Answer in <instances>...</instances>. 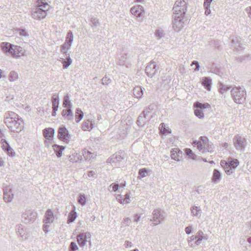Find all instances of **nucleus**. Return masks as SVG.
<instances>
[{
	"label": "nucleus",
	"instance_id": "nucleus-19",
	"mask_svg": "<svg viewBox=\"0 0 251 251\" xmlns=\"http://www.w3.org/2000/svg\"><path fill=\"white\" fill-rule=\"evenodd\" d=\"M123 159V157L119 154H113L107 160V163L115 166H117V163L120 162Z\"/></svg>",
	"mask_w": 251,
	"mask_h": 251
},
{
	"label": "nucleus",
	"instance_id": "nucleus-30",
	"mask_svg": "<svg viewBox=\"0 0 251 251\" xmlns=\"http://www.w3.org/2000/svg\"><path fill=\"white\" fill-rule=\"evenodd\" d=\"M149 109H146L143 111L141 115L138 117L137 121V124L139 126H142L145 122V119L146 118V114L149 113Z\"/></svg>",
	"mask_w": 251,
	"mask_h": 251
},
{
	"label": "nucleus",
	"instance_id": "nucleus-5",
	"mask_svg": "<svg viewBox=\"0 0 251 251\" xmlns=\"http://www.w3.org/2000/svg\"><path fill=\"white\" fill-rule=\"evenodd\" d=\"M185 15L173 14V28L176 32L180 31L185 25L184 17Z\"/></svg>",
	"mask_w": 251,
	"mask_h": 251
},
{
	"label": "nucleus",
	"instance_id": "nucleus-52",
	"mask_svg": "<svg viewBox=\"0 0 251 251\" xmlns=\"http://www.w3.org/2000/svg\"><path fill=\"white\" fill-rule=\"evenodd\" d=\"M17 31L19 32V35L21 36L28 37L29 35L26 31L24 29L18 28L17 29Z\"/></svg>",
	"mask_w": 251,
	"mask_h": 251
},
{
	"label": "nucleus",
	"instance_id": "nucleus-29",
	"mask_svg": "<svg viewBox=\"0 0 251 251\" xmlns=\"http://www.w3.org/2000/svg\"><path fill=\"white\" fill-rule=\"evenodd\" d=\"M191 215L198 218H200L202 211L201 208L197 206H193L190 208Z\"/></svg>",
	"mask_w": 251,
	"mask_h": 251
},
{
	"label": "nucleus",
	"instance_id": "nucleus-59",
	"mask_svg": "<svg viewBox=\"0 0 251 251\" xmlns=\"http://www.w3.org/2000/svg\"><path fill=\"white\" fill-rule=\"evenodd\" d=\"M192 226H189L185 227V231L187 234H190L192 233Z\"/></svg>",
	"mask_w": 251,
	"mask_h": 251
},
{
	"label": "nucleus",
	"instance_id": "nucleus-34",
	"mask_svg": "<svg viewBox=\"0 0 251 251\" xmlns=\"http://www.w3.org/2000/svg\"><path fill=\"white\" fill-rule=\"evenodd\" d=\"M143 90L144 89L140 86L135 87L133 90L134 96L138 99H141L143 94Z\"/></svg>",
	"mask_w": 251,
	"mask_h": 251
},
{
	"label": "nucleus",
	"instance_id": "nucleus-39",
	"mask_svg": "<svg viewBox=\"0 0 251 251\" xmlns=\"http://www.w3.org/2000/svg\"><path fill=\"white\" fill-rule=\"evenodd\" d=\"M227 163L234 170H235L239 164V162L237 159L233 158L228 159V162H227Z\"/></svg>",
	"mask_w": 251,
	"mask_h": 251
},
{
	"label": "nucleus",
	"instance_id": "nucleus-60",
	"mask_svg": "<svg viewBox=\"0 0 251 251\" xmlns=\"http://www.w3.org/2000/svg\"><path fill=\"white\" fill-rule=\"evenodd\" d=\"M141 214H135L133 217V222H138L140 221V217Z\"/></svg>",
	"mask_w": 251,
	"mask_h": 251
},
{
	"label": "nucleus",
	"instance_id": "nucleus-20",
	"mask_svg": "<svg viewBox=\"0 0 251 251\" xmlns=\"http://www.w3.org/2000/svg\"><path fill=\"white\" fill-rule=\"evenodd\" d=\"M1 144L2 145V149L7 152V154L9 155L12 156L15 154V152L13 151L12 149L11 148L7 141L4 139H2L0 141Z\"/></svg>",
	"mask_w": 251,
	"mask_h": 251
},
{
	"label": "nucleus",
	"instance_id": "nucleus-47",
	"mask_svg": "<svg viewBox=\"0 0 251 251\" xmlns=\"http://www.w3.org/2000/svg\"><path fill=\"white\" fill-rule=\"evenodd\" d=\"M164 35H165L164 32L162 29H159L156 30L155 31V35L156 38L158 40H159L162 37H164Z\"/></svg>",
	"mask_w": 251,
	"mask_h": 251
},
{
	"label": "nucleus",
	"instance_id": "nucleus-56",
	"mask_svg": "<svg viewBox=\"0 0 251 251\" xmlns=\"http://www.w3.org/2000/svg\"><path fill=\"white\" fill-rule=\"evenodd\" d=\"M101 81L103 85H108L111 82V80L110 78L107 76H105L102 78Z\"/></svg>",
	"mask_w": 251,
	"mask_h": 251
},
{
	"label": "nucleus",
	"instance_id": "nucleus-15",
	"mask_svg": "<svg viewBox=\"0 0 251 251\" xmlns=\"http://www.w3.org/2000/svg\"><path fill=\"white\" fill-rule=\"evenodd\" d=\"M130 12L131 14L136 16L137 18H139L144 14L145 10L144 7L142 5H136L130 8Z\"/></svg>",
	"mask_w": 251,
	"mask_h": 251
},
{
	"label": "nucleus",
	"instance_id": "nucleus-12",
	"mask_svg": "<svg viewBox=\"0 0 251 251\" xmlns=\"http://www.w3.org/2000/svg\"><path fill=\"white\" fill-rule=\"evenodd\" d=\"M91 234L89 232L82 233L78 235L76 239L79 246L82 247L88 243L90 246H91Z\"/></svg>",
	"mask_w": 251,
	"mask_h": 251
},
{
	"label": "nucleus",
	"instance_id": "nucleus-2",
	"mask_svg": "<svg viewBox=\"0 0 251 251\" xmlns=\"http://www.w3.org/2000/svg\"><path fill=\"white\" fill-rule=\"evenodd\" d=\"M36 6L31 11V17L37 20L44 19L50 9V5L45 0H38Z\"/></svg>",
	"mask_w": 251,
	"mask_h": 251
},
{
	"label": "nucleus",
	"instance_id": "nucleus-36",
	"mask_svg": "<svg viewBox=\"0 0 251 251\" xmlns=\"http://www.w3.org/2000/svg\"><path fill=\"white\" fill-rule=\"evenodd\" d=\"M93 128V124L92 123V121L89 120H87L86 122H84L82 128L83 130H91Z\"/></svg>",
	"mask_w": 251,
	"mask_h": 251
},
{
	"label": "nucleus",
	"instance_id": "nucleus-16",
	"mask_svg": "<svg viewBox=\"0 0 251 251\" xmlns=\"http://www.w3.org/2000/svg\"><path fill=\"white\" fill-rule=\"evenodd\" d=\"M157 66L155 64V62L154 61H151L149 65L146 68V73L148 76L151 77H152L157 70Z\"/></svg>",
	"mask_w": 251,
	"mask_h": 251
},
{
	"label": "nucleus",
	"instance_id": "nucleus-49",
	"mask_svg": "<svg viewBox=\"0 0 251 251\" xmlns=\"http://www.w3.org/2000/svg\"><path fill=\"white\" fill-rule=\"evenodd\" d=\"M195 239L196 237L195 235H192L188 239V243L190 247H194L198 246L195 244V242L194 243L193 242Z\"/></svg>",
	"mask_w": 251,
	"mask_h": 251
},
{
	"label": "nucleus",
	"instance_id": "nucleus-11",
	"mask_svg": "<svg viewBox=\"0 0 251 251\" xmlns=\"http://www.w3.org/2000/svg\"><path fill=\"white\" fill-rule=\"evenodd\" d=\"M165 213L159 209H154L152 212V219L151 220L153 222L154 226H156L160 224L165 219Z\"/></svg>",
	"mask_w": 251,
	"mask_h": 251
},
{
	"label": "nucleus",
	"instance_id": "nucleus-27",
	"mask_svg": "<svg viewBox=\"0 0 251 251\" xmlns=\"http://www.w3.org/2000/svg\"><path fill=\"white\" fill-rule=\"evenodd\" d=\"M116 199L121 204L128 203L130 202V197L128 193L124 196L121 195H118L116 197Z\"/></svg>",
	"mask_w": 251,
	"mask_h": 251
},
{
	"label": "nucleus",
	"instance_id": "nucleus-9",
	"mask_svg": "<svg viewBox=\"0 0 251 251\" xmlns=\"http://www.w3.org/2000/svg\"><path fill=\"white\" fill-rule=\"evenodd\" d=\"M73 34L71 31H69L67 34L65 42L61 46V51L63 52L64 55H70L68 52L71 49L73 41Z\"/></svg>",
	"mask_w": 251,
	"mask_h": 251
},
{
	"label": "nucleus",
	"instance_id": "nucleus-25",
	"mask_svg": "<svg viewBox=\"0 0 251 251\" xmlns=\"http://www.w3.org/2000/svg\"><path fill=\"white\" fill-rule=\"evenodd\" d=\"M221 165L227 175H230L235 171V170L230 167V165H229V164H228L227 162L226 161H221Z\"/></svg>",
	"mask_w": 251,
	"mask_h": 251
},
{
	"label": "nucleus",
	"instance_id": "nucleus-35",
	"mask_svg": "<svg viewBox=\"0 0 251 251\" xmlns=\"http://www.w3.org/2000/svg\"><path fill=\"white\" fill-rule=\"evenodd\" d=\"M54 152L56 153V156L58 157H60L62 156V151L64 150V147L62 146H59L56 144H54L52 146Z\"/></svg>",
	"mask_w": 251,
	"mask_h": 251
},
{
	"label": "nucleus",
	"instance_id": "nucleus-1",
	"mask_svg": "<svg viewBox=\"0 0 251 251\" xmlns=\"http://www.w3.org/2000/svg\"><path fill=\"white\" fill-rule=\"evenodd\" d=\"M4 122L12 132L19 133L24 127V122L22 118L13 111H9L5 113Z\"/></svg>",
	"mask_w": 251,
	"mask_h": 251
},
{
	"label": "nucleus",
	"instance_id": "nucleus-23",
	"mask_svg": "<svg viewBox=\"0 0 251 251\" xmlns=\"http://www.w3.org/2000/svg\"><path fill=\"white\" fill-rule=\"evenodd\" d=\"M54 219V218L53 212L50 209H48L45 213L44 222L46 224H51L53 222Z\"/></svg>",
	"mask_w": 251,
	"mask_h": 251
},
{
	"label": "nucleus",
	"instance_id": "nucleus-22",
	"mask_svg": "<svg viewBox=\"0 0 251 251\" xmlns=\"http://www.w3.org/2000/svg\"><path fill=\"white\" fill-rule=\"evenodd\" d=\"M43 134L46 139L51 140L54 136V129L52 128H46L43 130Z\"/></svg>",
	"mask_w": 251,
	"mask_h": 251
},
{
	"label": "nucleus",
	"instance_id": "nucleus-40",
	"mask_svg": "<svg viewBox=\"0 0 251 251\" xmlns=\"http://www.w3.org/2000/svg\"><path fill=\"white\" fill-rule=\"evenodd\" d=\"M19 78L18 74L15 71H11L8 75V80L11 81H15Z\"/></svg>",
	"mask_w": 251,
	"mask_h": 251
},
{
	"label": "nucleus",
	"instance_id": "nucleus-50",
	"mask_svg": "<svg viewBox=\"0 0 251 251\" xmlns=\"http://www.w3.org/2000/svg\"><path fill=\"white\" fill-rule=\"evenodd\" d=\"M119 187V185L118 183H113L109 187V190L112 192H116Z\"/></svg>",
	"mask_w": 251,
	"mask_h": 251
},
{
	"label": "nucleus",
	"instance_id": "nucleus-38",
	"mask_svg": "<svg viewBox=\"0 0 251 251\" xmlns=\"http://www.w3.org/2000/svg\"><path fill=\"white\" fill-rule=\"evenodd\" d=\"M62 105L64 108H71L72 103L68 95L64 96Z\"/></svg>",
	"mask_w": 251,
	"mask_h": 251
},
{
	"label": "nucleus",
	"instance_id": "nucleus-24",
	"mask_svg": "<svg viewBox=\"0 0 251 251\" xmlns=\"http://www.w3.org/2000/svg\"><path fill=\"white\" fill-rule=\"evenodd\" d=\"M13 45L8 43V42H2L0 44V47L2 49V50L5 53H9L11 54L12 52Z\"/></svg>",
	"mask_w": 251,
	"mask_h": 251
},
{
	"label": "nucleus",
	"instance_id": "nucleus-58",
	"mask_svg": "<svg viewBox=\"0 0 251 251\" xmlns=\"http://www.w3.org/2000/svg\"><path fill=\"white\" fill-rule=\"evenodd\" d=\"M194 65L196 66V68L194 69V71L196 72V71H199V69H200V65H199V62L197 61H193L191 64V66H193Z\"/></svg>",
	"mask_w": 251,
	"mask_h": 251
},
{
	"label": "nucleus",
	"instance_id": "nucleus-18",
	"mask_svg": "<svg viewBox=\"0 0 251 251\" xmlns=\"http://www.w3.org/2000/svg\"><path fill=\"white\" fill-rule=\"evenodd\" d=\"M232 46L237 51L242 50L245 48V45L241 43V39L239 37H236L233 39L231 42Z\"/></svg>",
	"mask_w": 251,
	"mask_h": 251
},
{
	"label": "nucleus",
	"instance_id": "nucleus-14",
	"mask_svg": "<svg viewBox=\"0 0 251 251\" xmlns=\"http://www.w3.org/2000/svg\"><path fill=\"white\" fill-rule=\"evenodd\" d=\"M58 137L62 141L68 143L70 139L68 130L65 127H60L58 130Z\"/></svg>",
	"mask_w": 251,
	"mask_h": 251
},
{
	"label": "nucleus",
	"instance_id": "nucleus-13",
	"mask_svg": "<svg viewBox=\"0 0 251 251\" xmlns=\"http://www.w3.org/2000/svg\"><path fill=\"white\" fill-rule=\"evenodd\" d=\"M37 217V213L35 211L27 210L23 214V218L26 223H33Z\"/></svg>",
	"mask_w": 251,
	"mask_h": 251
},
{
	"label": "nucleus",
	"instance_id": "nucleus-7",
	"mask_svg": "<svg viewBox=\"0 0 251 251\" xmlns=\"http://www.w3.org/2000/svg\"><path fill=\"white\" fill-rule=\"evenodd\" d=\"M188 0H177L173 7V14L185 15L187 10Z\"/></svg>",
	"mask_w": 251,
	"mask_h": 251
},
{
	"label": "nucleus",
	"instance_id": "nucleus-44",
	"mask_svg": "<svg viewBox=\"0 0 251 251\" xmlns=\"http://www.w3.org/2000/svg\"><path fill=\"white\" fill-rule=\"evenodd\" d=\"M230 89L231 86L221 83L219 86V92L222 94H224Z\"/></svg>",
	"mask_w": 251,
	"mask_h": 251
},
{
	"label": "nucleus",
	"instance_id": "nucleus-4",
	"mask_svg": "<svg viewBox=\"0 0 251 251\" xmlns=\"http://www.w3.org/2000/svg\"><path fill=\"white\" fill-rule=\"evenodd\" d=\"M233 101L239 104H243L246 101V91L243 86H234L230 91Z\"/></svg>",
	"mask_w": 251,
	"mask_h": 251
},
{
	"label": "nucleus",
	"instance_id": "nucleus-28",
	"mask_svg": "<svg viewBox=\"0 0 251 251\" xmlns=\"http://www.w3.org/2000/svg\"><path fill=\"white\" fill-rule=\"evenodd\" d=\"M128 59V55L127 54H120L117 58V63L120 65H124L127 62Z\"/></svg>",
	"mask_w": 251,
	"mask_h": 251
},
{
	"label": "nucleus",
	"instance_id": "nucleus-42",
	"mask_svg": "<svg viewBox=\"0 0 251 251\" xmlns=\"http://www.w3.org/2000/svg\"><path fill=\"white\" fill-rule=\"evenodd\" d=\"M76 213L73 210L71 211L68 216L67 223L68 224L73 223L76 218Z\"/></svg>",
	"mask_w": 251,
	"mask_h": 251
},
{
	"label": "nucleus",
	"instance_id": "nucleus-46",
	"mask_svg": "<svg viewBox=\"0 0 251 251\" xmlns=\"http://www.w3.org/2000/svg\"><path fill=\"white\" fill-rule=\"evenodd\" d=\"M185 152L186 155L188 156H189V157H190V158L193 160L196 159L197 155L193 152L192 151L191 149H186L185 150Z\"/></svg>",
	"mask_w": 251,
	"mask_h": 251
},
{
	"label": "nucleus",
	"instance_id": "nucleus-48",
	"mask_svg": "<svg viewBox=\"0 0 251 251\" xmlns=\"http://www.w3.org/2000/svg\"><path fill=\"white\" fill-rule=\"evenodd\" d=\"M148 170L146 168H143L139 170L138 172L139 176H138V177L140 179L141 178H143L146 176L148 174Z\"/></svg>",
	"mask_w": 251,
	"mask_h": 251
},
{
	"label": "nucleus",
	"instance_id": "nucleus-31",
	"mask_svg": "<svg viewBox=\"0 0 251 251\" xmlns=\"http://www.w3.org/2000/svg\"><path fill=\"white\" fill-rule=\"evenodd\" d=\"M62 112V115L63 117L68 120H71L73 119V114L71 108H66Z\"/></svg>",
	"mask_w": 251,
	"mask_h": 251
},
{
	"label": "nucleus",
	"instance_id": "nucleus-6",
	"mask_svg": "<svg viewBox=\"0 0 251 251\" xmlns=\"http://www.w3.org/2000/svg\"><path fill=\"white\" fill-rule=\"evenodd\" d=\"M233 145L235 149L240 151H244L247 145L246 137L241 134H237L233 138Z\"/></svg>",
	"mask_w": 251,
	"mask_h": 251
},
{
	"label": "nucleus",
	"instance_id": "nucleus-61",
	"mask_svg": "<svg viewBox=\"0 0 251 251\" xmlns=\"http://www.w3.org/2000/svg\"><path fill=\"white\" fill-rule=\"evenodd\" d=\"M131 223V220L129 218H126L124 219L123 222V224L129 226Z\"/></svg>",
	"mask_w": 251,
	"mask_h": 251
},
{
	"label": "nucleus",
	"instance_id": "nucleus-3",
	"mask_svg": "<svg viewBox=\"0 0 251 251\" xmlns=\"http://www.w3.org/2000/svg\"><path fill=\"white\" fill-rule=\"evenodd\" d=\"M193 144L197 146V149L202 153L212 152L214 151L213 144L205 136H201L199 141H194Z\"/></svg>",
	"mask_w": 251,
	"mask_h": 251
},
{
	"label": "nucleus",
	"instance_id": "nucleus-21",
	"mask_svg": "<svg viewBox=\"0 0 251 251\" xmlns=\"http://www.w3.org/2000/svg\"><path fill=\"white\" fill-rule=\"evenodd\" d=\"M3 198L6 202H11L13 199L14 195L12 193L11 189L5 187L4 190Z\"/></svg>",
	"mask_w": 251,
	"mask_h": 251
},
{
	"label": "nucleus",
	"instance_id": "nucleus-53",
	"mask_svg": "<svg viewBox=\"0 0 251 251\" xmlns=\"http://www.w3.org/2000/svg\"><path fill=\"white\" fill-rule=\"evenodd\" d=\"M78 201L79 203L82 205H84L85 204L86 198L84 195H80L78 198Z\"/></svg>",
	"mask_w": 251,
	"mask_h": 251
},
{
	"label": "nucleus",
	"instance_id": "nucleus-17",
	"mask_svg": "<svg viewBox=\"0 0 251 251\" xmlns=\"http://www.w3.org/2000/svg\"><path fill=\"white\" fill-rule=\"evenodd\" d=\"M11 55L13 57L19 58L21 56L24 55V51L20 46L13 45Z\"/></svg>",
	"mask_w": 251,
	"mask_h": 251
},
{
	"label": "nucleus",
	"instance_id": "nucleus-32",
	"mask_svg": "<svg viewBox=\"0 0 251 251\" xmlns=\"http://www.w3.org/2000/svg\"><path fill=\"white\" fill-rule=\"evenodd\" d=\"M222 177L221 174L219 170L217 169L214 170L212 180L214 183H218Z\"/></svg>",
	"mask_w": 251,
	"mask_h": 251
},
{
	"label": "nucleus",
	"instance_id": "nucleus-43",
	"mask_svg": "<svg viewBox=\"0 0 251 251\" xmlns=\"http://www.w3.org/2000/svg\"><path fill=\"white\" fill-rule=\"evenodd\" d=\"M211 79L209 77H204L202 81L203 85L208 90H210V88L211 86Z\"/></svg>",
	"mask_w": 251,
	"mask_h": 251
},
{
	"label": "nucleus",
	"instance_id": "nucleus-37",
	"mask_svg": "<svg viewBox=\"0 0 251 251\" xmlns=\"http://www.w3.org/2000/svg\"><path fill=\"white\" fill-rule=\"evenodd\" d=\"M52 108L58 109L59 104V99L58 95H54L51 99Z\"/></svg>",
	"mask_w": 251,
	"mask_h": 251
},
{
	"label": "nucleus",
	"instance_id": "nucleus-57",
	"mask_svg": "<svg viewBox=\"0 0 251 251\" xmlns=\"http://www.w3.org/2000/svg\"><path fill=\"white\" fill-rule=\"evenodd\" d=\"M213 0H204L203 3L204 8H210L211 3Z\"/></svg>",
	"mask_w": 251,
	"mask_h": 251
},
{
	"label": "nucleus",
	"instance_id": "nucleus-26",
	"mask_svg": "<svg viewBox=\"0 0 251 251\" xmlns=\"http://www.w3.org/2000/svg\"><path fill=\"white\" fill-rule=\"evenodd\" d=\"M182 153V151L178 149H174L171 151V157L176 161H180Z\"/></svg>",
	"mask_w": 251,
	"mask_h": 251
},
{
	"label": "nucleus",
	"instance_id": "nucleus-45",
	"mask_svg": "<svg viewBox=\"0 0 251 251\" xmlns=\"http://www.w3.org/2000/svg\"><path fill=\"white\" fill-rule=\"evenodd\" d=\"M83 155L86 160L89 161H90L91 158L93 157V153L88 150H85L83 151Z\"/></svg>",
	"mask_w": 251,
	"mask_h": 251
},
{
	"label": "nucleus",
	"instance_id": "nucleus-8",
	"mask_svg": "<svg viewBox=\"0 0 251 251\" xmlns=\"http://www.w3.org/2000/svg\"><path fill=\"white\" fill-rule=\"evenodd\" d=\"M16 233L21 241L26 240L30 236L28 229L22 224H18L16 226Z\"/></svg>",
	"mask_w": 251,
	"mask_h": 251
},
{
	"label": "nucleus",
	"instance_id": "nucleus-62",
	"mask_svg": "<svg viewBox=\"0 0 251 251\" xmlns=\"http://www.w3.org/2000/svg\"><path fill=\"white\" fill-rule=\"evenodd\" d=\"M49 228V226L47 225L46 224L43 226V230L46 233L48 232Z\"/></svg>",
	"mask_w": 251,
	"mask_h": 251
},
{
	"label": "nucleus",
	"instance_id": "nucleus-33",
	"mask_svg": "<svg viewBox=\"0 0 251 251\" xmlns=\"http://www.w3.org/2000/svg\"><path fill=\"white\" fill-rule=\"evenodd\" d=\"M65 59L62 58L61 62L63 64L64 69L67 68L72 63V60L70 57V55H64Z\"/></svg>",
	"mask_w": 251,
	"mask_h": 251
},
{
	"label": "nucleus",
	"instance_id": "nucleus-54",
	"mask_svg": "<svg viewBox=\"0 0 251 251\" xmlns=\"http://www.w3.org/2000/svg\"><path fill=\"white\" fill-rule=\"evenodd\" d=\"M159 129L160 132L162 133L165 134L168 132V129L166 128V126L164 123H161L160 125Z\"/></svg>",
	"mask_w": 251,
	"mask_h": 251
},
{
	"label": "nucleus",
	"instance_id": "nucleus-55",
	"mask_svg": "<svg viewBox=\"0 0 251 251\" xmlns=\"http://www.w3.org/2000/svg\"><path fill=\"white\" fill-rule=\"evenodd\" d=\"M78 249L76 244L75 242H72L70 245V251H76Z\"/></svg>",
	"mask_w": 251,
	"mask_h": 251
},
{
	"label": "nucleus",
	"instance_id": "nucleus-63",
	"mask_svg": "<svg viewBox=\"0 0 251 251\" xmlns=\"http://www.w3.org/2000/svg\"><path fill=\"white\" fill-rule=\"evenodd\" d=\"M205 9V14L206 15H208L210 14L211 10L210 9V8H204Z\"/></svg>",
	"mask_w": 251,
	"mask_h": 251
},
{
	"label": "nucleus",
	"instance_id": "nucleus-64",
	"mask_svg": "<svg viewBox=\"0 0 251 251\" xmlns=\"http://www.w3.org/2000/svg\"><path fill=\"white\" fill-rule=\"evenodd\" d=\"M245 10L250 16H251V6L247 7Z\"/></svg>",
	"mask_w": 251,
	"mask_h": 251
},
{
	"label": "nucleus",
	"instance_id": "nucleus-41",
	"mask_svg": "<svg viewBox=\"0 0 251 251\" xmlns=\"http://www.w3.org/2000/svg\"><path fill=\"white\" fill-rule=\"evenodd\" d=\"M83 117V113L81 111V110L77 108L75 111V117H76V122L78 123L80 121V120L82 119Z\"/></svg>",
	"mask_w": 251,
	"mask_h": 251
},
{
	"label": "nucleus",
	"instance_id": "nucleus-10",
	"mask_svg": "<svg viewBox=\"0 0 251 251\" xmlns=\"http://www.w3.org/2000/svg\"><path fill=\"white\" fill-rule=\"evenodd\" d=\"M194 107L195 108L194 114L196 116L200 119H203L204 118L203 110L210 108V105L208 103H202L197 101L194 103Z\"/></svg>",
	"mask_w": 251,
	"mask_h": 251
},
{
	"label": "nucleus",
	"instance_id": "nucleus-51",
	"mask_svg": "<svg viewBox=\"0 0 251 251\" xmlns=\"http://www.w3.org/2000/svg\"><path fill=\"white\" fill-rule=\"evenodd\" d=\"M204 233L202 230H199L197 232V235H198L199 237V240H198L199 242H195V244L196 245H199L201 244V241L202 240V236H204Z\"/></svg>",
	"mask_w": 251,
	"mask_h": 251
}]
</instances>
